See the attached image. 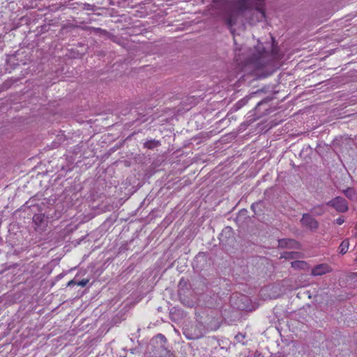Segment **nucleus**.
<instances>
[{"label":"nucleus","instance_id":"obj_1","mask_svg":"<svg viewBox=\"0 0 357 357\" xmlns=\"http://www.w3.org/2000/svg\"><path fill=\"white\" fill-rule=\"evenodd\" d=\"M255 10L257 21L265 19L264 0H227L225 7V20L229 26L235 24L234 15H243L246 12Z\"/></svg>","mask_w":357,"mask_h":357},{"label":"nucleus","instance_id":"obj_2","mask_svg":"<svg viewBox=\"0 0 357 357\" xmlns=\"http://www.w3.org/2000/svg\"><path fill=\"white\" fill-rule=\"evenodd\" d=\"M280 58V55L277 48L273 47L271 54H269L261 43L250 50V54L243 63L240 55L237 53L235 54L236 61L239 64H243L244 71L248 73H254L268 66H272V60Z\"/></svg>","mask_w":357,"mask_h":357},{"label":"nucleus","instance_id":"obj_3","mask_svg":"<svg viewBox=\"0 0 357 357\" xmlns=\"http://www.w3.org/2000/svg\"><path fill=\"white\" fill-rule=\"evenodd\" d=\"M328 206H332L339 213H345L348 211V203L342 197H336L327 203Z\"/></svg>","mask_w":357,"mask_h":357},{"label":"nucleus","instance_id":"obj_4","mask_svg":"<svg viewBox=\"0 0 357 357\" xmlns=\"http://www.w3.org/2000/svg\"><path fill=\"white\" fill-rule=\"evenodd\" d=\"M301 222L303 226L312 231H316L319 228L318 221L309 213L303 214Z\"/></svg>","mask_w":357,"mask_h":357},{"label":"nucleus","instance_id":"obj_5","mask_svg":"<svg viewBox=\"0 0 357 357\" xmlns=\"http://www.w3.org/2000/svg\"><path fill=\"white\" fill-rule=\"evenodd\" d=\"M184 335L189 340H197L204 336V332L201 325H195L185 329Z\"/></svg>","mask_w":357,"mask_h":357},{"label":"nucleus","instance_id":"obj_6","mask_svg":"<svg viewBox=\"0 0 357 357\" xmlns=\"http://www.w3.org/2000/svg\"><path fill=\"white\" fill-rule=\"evenodd\" d=\"M301 243L292 238H282L278 240V248L287 249H300Z\"/></svg>","mask_w":357,"mask_h":357},{"label":"nucleus","instance_id":"obj_7","mask_svg":"<svg viewBox=\"0 0 357 357\" xmlns=\"http://www.w3.org/2000/svg\"><path fill=\"white\" fill-rule=\"evenodd\" d=\"M332 271V268L326 264H321L315 266L311 271L313 276L322 275Z\"/></svg>","mask_w":357,"mask_h":357},{"label":"nucleus","instance_id":"obj_8","mask_svg":"<svg viewBox=\"0 0 357 357\" xmlns=\"http://www.w3.org/2000/svg\"><path fill=\"white\" fill-rule=\"evenodd\" d=\"M302 257V254L299 252H284L280 258H284L285 259H296L301 258Z\"/></svg>","mask_w":357,"mask_h":357},{"label":"nucleus","instance_id":"obj_9","mask_svg":"<svg viewBox=\"0 0 357 357\" xmlns=\"http://www.w3.org/2000/svg\"><path fill=\"white\" fill-rule=\"evenodd\" d=\"M33 222L37 227H41L45 224V215L42 213L35 214L33 217Z\"/></svg>","mask_w":357,"mask_h":357},{"label":"nucleus","instance_id":"obj_10","mask_svg":"<svg viewBox=\"0 0 357 357\" xmlns=\"http://www.w3.org/2000/svg\"><path fill=\"white\" fill-rule=\"evenodd\" d=\"M342 192L348 199L351 200H353L356 195V192L353 188H347V189L342 190Z\"/></svg>","mask_w":357,"mask_h":357},{"label":"nucleus","instance_id":"obj_11","mask_svg":"<svg viewBox=\"0 0 357 357\" xmlns=\"http://www.w3.org/2000/svg\"><path fill=\"white\" fill-rule=\"evenodd\" d=\"M349 247V242L348 239L344 240L339 246V252L342 255H344L347 252Z\"/></svg>","mask_w":357,"mask_h":357},{"label":"nucleus","instance_id":"obj_12","mask_svg":"<svg viewBox=\"0 0 357 357\" xmlns=\"http://www.w3.org/2000/svg\"><path fill=\"white\" fill-rule=\"evenodd\" d=\"M291 267L294 269H305L307 267V263L304 261L296 260L291 263Z\"/></svg>","mask_w":357,"mask_h":357},{"label":"nucleus","instance_id":"obj_13","mask_svg":"<svg viewBox=\"0 0 357 357\" xmlns=\"http://www.w3.org/2000/svg\"><path fill=\"white\" fill-rule=\"evenodd\" d=\"M160 144V142L155 139H151L146 142L144 144V146L149 149H152L154 147H156Z\"/></svg>","mask_w":357,"mask_h":357},{"label":"nucleus","instance_id":"obj_14","mask_svg":"<svg viewBox=\"0 0 357 357\" xmlns=\"http://www.w3.org/2000/svg\"><path fill=\"white\" fill-rule=\"evenodd\" d=\"M310 211L317 215H321L325 212L324 208L321 206H314L310 210Z\"/></svg>","mask_w":357,"mask_h":357},{"label":"nucleus","instance_id":"obj_15","mask_svg":"<svg viewBox=\"0 0 357 357\" xmlns=\"http://www.w3.org/2000/svg\"><path fill=\"white\" fill-rule=\"evenodd\" d=\"M155 340H160V344H161V347H165V344H166L167 342V338L162 334H158L156 336H155Z\"/></svg>","mask_w":357,"mask_h":357},{"label":"nucleus","instance_id":"obj_16","mask_svg":"<svg viewBox=\"0 0 357 357\" xmlns=\"http://www.w3.org/2000/svg\"><path fill=\"white\" fill-rule=\"evenodd\" d=\"M89 29L95 33H99L105 35L107 33L106 30L102 29L101 28L90 27Z\"/></svg>","mask_w":357,"mask_h":357},{"label":"nucleus","instance_id":"obj_17","mask_svg":"<svg viewBox=\"0 0 357 357\" xmlns=\"http://www.w3.org/2000/svg\"><path fill=\"white\" fill-rule=\"evenodd\" d=\"M89 279H83L81 281L77 282V285L82 286V287H85L89 283Z\"/></svg>","mask_w":357,"mask_h":357},{"label":"nucleus","instance_id":"obj_18","mask_svg":"<svg viewBox=\"0 0 357 357\" xmlns=\"http://www.w3.org/2000/svg\"><path fill=\"white\" fill-rule=\"evenodd\" d=\"M235 338L236 339V340L240 342L245 338V335H243L242 333H238L236 335Z\"/></svg>","mask_w":357,"mask_h":357},{"label":"nucleus","instance_id":"obj_19","mask_svg":"<svg viewBox=\"0 0 357 357\" xmlns=\"http://www.w3.org/2000/svg\"><path fill=\"white\" fill-rule=\"evenodd\" d=\"M344 219L343 218H342V217H340V218H337V219L335 220V222H336L337 225H341L342 224H343V223H344Z\"/></svg>","mask_w":357,"mask_h":357},{"label":"nucleus","instance_id":"obj_20","mask_svg":"<svg viewBox=\"0 0 357 357\" xmlns=\"http://www.w3.org/2000/svg\"><path fill=\"white\" fill-rule=\"evenodd\" d=\"M75 284H77V282L75 280H72L69 281L68 283V287H71V286L75 285Z\"/></svg>","mask_w":357,"mask_h":357},{"label":"nucleus","instance_id":"obj_21","mask_svg":"<svg viewBox=\"0 0 357 357\" xmlns=\"http://www.w3.org/2000/svg\"><path fill=\"white\" fill-rule=\"evenodd\" d=\"M236 307H237L238 309H243V306H241V305H236Z\"/></svg>","mask_w":357,"mask_h":357},{"label":"nucleus","instance_id":"obj_22","mask_svg":"<svg viewBox=\"0 0 357 357\" xmlns=\"http://www.w3.org/2000/svg\"><path fill=\"white\" fill-rule=\"evenodd\" d=\"M247 298L244 296H241V300L246 299Z\"/></svg>","mask_w":357,"mask_h":357},{"label":"nucleus","instance_id":"obj_23","mask_svg":"<svg viewBox=\"0 0 357 357\" xmlns=\"http://www.w3.org/2000/svg\"><path fill=\"white\" fill-rule=\"evenodd\" d=\"M272 72H273V70H272L270 73H268L266 75H266H270Z\"/></svg>","mask_w":357,"mask_h":357}]
</instances>
